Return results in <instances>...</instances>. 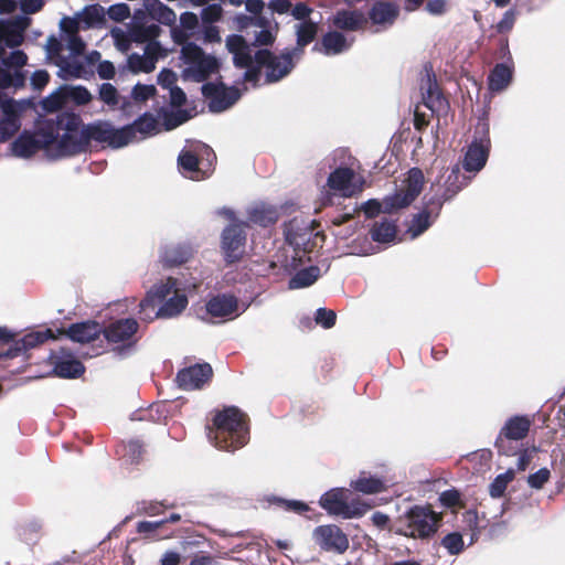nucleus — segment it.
Instances as JSON below:
<instances>
[{"instance_id": "1", "label": "nucleus", "mask_w": 565, "mask_h": 565, "mask_svg": "<svg viewBox=\"0 0 565 565\" xmlns=\"http://www.w3.org/2000/svg\"><path fill=\"white\" fill-rule=\"evenodd\" d=\"M175 19V12L161 1L145 0V9L135 10L130 22L127 24V35L119 28L111 30V36L121 50L128 49L129 40L147 43L142 47V54L132 53L128 57L127 71H153L156 68L157 61L164 57L166 52L159 42L154 41L161 32L154 20L166 25H173Z\"/></svg>"}, {"instance_id": "2", "label": "nucleus", "mask_w": 565, "mask_h": 565, "mask_svg": "<svg viewBox=\"0 0 565 565\" xmlns=\"http://www.w3.org/2000/svg\"><path fill=\"white\" fill-rule=\"evenodd\" d=\"M297 45L294 49H285L275 54L267 49L257 50L253 54L252 47L239 34H231L226 38L227 51L233 55L234 65L246 71H291L302 55V50L311 43L318 33V22L302 21L295 25Z\"/></svg>"}, {"instance_id": "3", "label": "nucleus", "mask_w": 565, "mask_h": 565, "mask_svg": "<svg viewBox=\"0 0 565 565\" xmlns=\"http://www.w3.org/2000/svg\"><path fill=\"white\" fill-rule=\"evenodd\" d=\"M78 24L77 20L65 17L60 21V29L66 39L47 36L44 51L49 65L58 71H115L113 63L102 61L98 51L85 52L86 44L77 34Z\"/></svg>"}, {"instance_id": "4", "label": "nucleus", "mask_w": 565, "mask_h": 565, "mask_svg": "<svg viewBox=\"0 0 565 565\" xmlns=\"http://www.w3.org/2000/svg\"><path fill=\"white\" fill-rule=\"evenodd\" d=\"M62 138L51 157L54 159L71 157L86 151L92 141L107 145L113 149L125 146L122 127L116 128L108 121L97 120L88 125L82 124V118L68 111H61Z\"/></svg>"}, {"instance_id": "5", "label": "nucleus", "mask_w": 565, "mask_h": 565, "mask_svg": "<svg viewBox=\"0 0 565 565\" xmlns=\"http://www.w3.org/2000/svg\"><path fill=\"white\" fill-rule=\"evenodd\" d=\"M245 414L237 407L230 406L218 412L214 419V428H209L207 437L221 450L235 451L249 440V430Z\"/></svg>"}, {"instance_id": "6", "label": "nucleus", "mask_w": 565, "mask_h": 565, "mask_svg": "<svg viewBox=\"0 0 565 565\" xmlns=\"http://www.w3.org/2000/svg\"><path fill=\"white\" fill-rule=\"evenodd\" d=\"M61 113L39 119L32 130H23L10 145L11 153L17 158L29 159L41 149L57 145L62 138ZM56 146H54L55 148Z\"/></svg>"}, {"instance_id": "7", "label": "nucleus", "mask_w": 565, "mask_h": 565, "mask_svg": "<svg viewBox=\"0 0 565 565\" xmlns=\"http://www.w3.org/2000/svg\"><path fill=\"white\" fill-rule=\"evenodd\" d=\"M31 22L26 15L0 20V71H21L28 64V55L18 46L24 41Z\"/></svg>"}, {"instance_id": "8", "label": "nucleus", "mask_w": 565, "mask_h": 565, "mask_svg": "<svg viewBox=\"0 0 565 565\" xmlns=\"http://www.w3.org/2000/svg\"><path fill=\"white\" fill-rule=\"evenodd\" d=\"M460 178V171L459 168L456 167L451 170L449 175L446 180V188L441 195H434L431 199L428 200L426 203L425 210L422 212L415 214L412 218L411 225L408 226L407 232L411 234L412 238H416L419 235H422L425 231H427L433 221H431V214H435V217H437L443 204L446 201L451 200L466 184L463 182H460L458 184Z\"/></svg>"}, {"instance_id": "9", "label": "nucleus", "mask_w": 565, "mask_h": 565, "mask_svg": "<svg viewBox=\"0 0 565 565\" xmlns=\"http://www.w3.org/2000/svg\"><path fill=\"white\" fill-rule=\"evenodd\" d=\"M438 516L429 508L415 505L396 521L394 531L397 534L426 539L436 533Z\"/></svg>"}, {"instance_id": "10", "label": "nucleus", "mask_w": 565, "mask_h": 565, "mask_svg": "<svg viewBox=\"0 0 565 565\" xmlns=\"http://www.w3.org/2000/svg\"><path fill=\"white\" fill-rule=\"evenodd\" d=\"M171 36L177 44L182 45L181 60L186 65L184 71H217L220 68V62L215 56L206 54L196 44L188 42L193 34L180 24L172 26Z\"/></svg>"}, {"instance_id": "11", "label": "nucleus", "mask_w": 565, "mask_h": 565, "mask_svg": "<svg viewBox=\"0 0 565 565\" xmlns=\"http://www.w3.org/2000/svg\"><path fill=\"white\" fill-rule=\"evenodd\" d=\"M349 493L345 488H333L320 497L319 504L330 515L342 519L361 518L371 507L360 500L348 501Z\"/></svg>"}, {"instance_id": "12", "label": "nucleus", "mask_w": 565, "mask_h": 565, "mask_svg": "<svg viewBox=\"0 0 565 565\" xmlns=\"http://www.w3.org/2000/svg\"><path fill=\"white\" fill-rule=\"evenodd\" d=\"M489 124L484 119H479L473 139L465 153L462 167L467 172L477 173L487 163L491 147Z\"/></svg>"}, {"instance_id": "13", "label": "nucleus", "mask_w": 565, "mask_h": 565, "mask_svg": "<svg viewBox=\"0 0 565 565\" xmlns=\"http://www.w3.org/2000/svg\"><path fill=\"white\" fill-rule=\"evenodd\" d=\"M203 158L207 161L209 167L215 160L213 149L203 142L196 141L190 149H182L178 156V166L182 174L193 180L206 178L207 173L199 167L200 160H203Z\"/></svg>"}, {"instance_id": "14", "label": "nucleus", "mask_w": 565, "mask_h": 565, "mask_svg": "<svg viewBox=\"0 0 565 565\" xmlns=\"http://www.w3.org/2000/svg\"><path fill=\"white\" fill-rule=\"evenodd\" d=\"M139 324L134 318L118 319L102 329L105 338L111 343H122L114 349L116 355L120 358L128 356L135 347L134 335L138 331Z\"/></svg>"}, {"instance_id": "15", "label": "nucleus", "mask_w": 565, "mask_h": 565, "mask_svg": "<svg viewBox=\"0 0 565 565\" xmlns=\"http://www.w3.org/2000/svg\"><path fill=\"white\" fill-rule=\"evenodd\" d=\"M32 99H1L0 100V141H7L21 128V115L28 108H33Z\"/></svg>"}, {"instance_id": "16", "label": "nucleus", "mask_w": 565, "mask_h": 565, "mask_svg": "<svg viewBox=\"0 0 565 565\" xmlns=\"http://www.w3.org/2000/svg\"><path fill=\"white\" fill-rule=\"evenodd\" d=\"M201 92L207 100L209 110L214 114L227 110L241 98V90L236 86H226L223 82L204 83Z\"/></svg>"}, {"instance_id": "17", "label": "nucleus", "mask_w": 565, "mask_h": 565, "mask_svg": "<svg viewBox=\"0 0 565 565\" xmlns=\"http://www.w3.org/2000/svg\"><path fill=\"white\" fill-rule=\"evenodd\" d=\"M423 185V171L418 168L411 169L406 180V188L384 198L385 212L392 213L395 210L408 206L419 195Z\"/></svg>"}, {"instance_id": "18", "label": "nucleus", "mask_w": 565, "mask_h": 565, "mask_svg": "<svg viewBox=\"0 0 565 565\" xmlns=\"http://www.w3.org/2000/svg\"><path fill=\"white\" fill-rule=\"evenodd\" d=\"M312 539L321 551L343 554L349 548L347 534L335 524H324L315 527Z\"/></svg>"}, {"instance_id": "19", "label": "nucleus", "mask_w": 565, "mask_h": 565, "mask_svg": "<svg viewBox=\"0 0 565 565\" xmlns=\"http://www.w3.org/2000/svg\"><path fill=\"white\" fill-rule=\"evenodd\" d=\"M249 303H239L232 294H218L211 297L205 303L206 315L211 318L232 320L245 312Z\"/></svg>"}, {"instance_id": "20", "label": "nucleus", "mask_w": 565, "mask_h": 565, "mask_svg": "<svg viewBox=\"0 0 565 565\" xmlns=\"http://www.w3.org/2000/svg\"><path fill=\"white\" fill-rule=\"evenodd\" d=\"M161 131L160 122L151 113L145 111L139 115L131 124L122 127L125 146L140 142Z\"/></svg>"}, {"instance_id": "21", "label": "nucleus", "mask_w": 565, "mask_h": 565, "mask_svg": "<svg viewBox=\"0 0 565 565\" xmlns=\"http://www.w3.org/2000/svg\"><path fill=\"white\" fill-rule=\"evenodd\" d=\"M244 225V223H233L222 232L221 248L226 263L237 262L244 253L246 242Z\"/></svg>"}, {"instance_id": "22", "label": "nucleus", "mask_w": 565, "mask_h": 565, "mask_svg": "<svg viewBox=\"0 0 565 565\" xmlns=\"http://www.w3.org/2000/svg\"><path fill=\"white\" fill-rule=\"evenodd\" d=\"M399 11V6L394 0H375L365 15L367 22L370 21L377 31H384L395 23Z\"/></svg>"}, {"instance_id": "23", "label": "nucleus", "mask_w": 565, "mask_h": 565, "mask_svg": "<svg viewBox=\"0 0 565 565\" xmlns=\"http://www.w3.org/2000/svg\"><path fill=\"white\" fill-rule=\"evenodd\" d=\"M420 92L424 105L433 113H444L448 107V102L444 96L436 73H425L420 82Z\"/></svg>"}, {"instance_id": "24", "label": "nucleus", "mask_w": 565, "mask_h": 565, "mask_svg": "<svg viewBox=\"0 0 565 565\" xmlns=\"http://www.w3.org/2000/svg\"><path fill=\"white\" fill-rule=\"evenodd\" d=\"M212 373L209 363L195 364L180 370L175 381L178 386L184 391L199 390L211 379Z\"/></svg>"}, {"instance_id": "25", "label": "nucleus", "mask_w": 565, "mask_h": 565, "mask_svg": "<svg viewBox=\"0 0 565 565\" xmlns=\"http://www.w3.org/2000/svg\"><path fill=\"white\" fill-rule=\"evenodd\" d=\"M355 173L351 168L340 167L332 171L327 180L328 186L343 196H353L361 189L354 184Z\"/></svg>"}, {"instance_id": "26", "label": "nucleus", "mask_w": 565, "mask_h": 565, "mask_svg": "<svg viewBox=\"0 0 565 565\" xmlns=\"http://www.w3.org/2000/svg\"><path fill=\"white\" fill-rule=\"evenodd\" d=\"M331 21L338 30L349 32L363 30L367 24L365 13L358 9H339L333 13Z\"/></svg>"}, {"instance_id": "27", "label": "nucleus", "mask_w": 565, "mask_h": 565, "mask_svg": "<svg viewBox=\"0 0 565 565\" xmlns=\"http://www.w3.org/2000/svg\"><path fill=\"white\" fill-rule=\"evenodd\" d=\"M354 42V36L344 34L340 31H330L326 33L315 49L322 51L327 55H337L348 51Z\"/></svg>"}, {"instance_id": "28", "label": "nucleus", "mask_w": 565, "mask_h": 565, "mask_svg": "<svg viewBox=\"0 0 565 565\" xmlns=\"http://www.w3.org/2000/svg\"><path fill=\"white\" fill-rule=\"evenodd\" d=\"M390 480L385 477L373 476L370 472L361 471L359 477L350 481V487L363 494H377L386 491Z\"/></svg>"}, {"instance_id": "29", "label": "nucleus", "mask_w": 565, "mask_h": 565, "mask_svg": "<svg viewBox=\"0 0 565 565\" xmlns=\"http://www.w3.org/2000/svg\"><path fill=\"white\" fill-rule=\"evenodd\" d=\"M154 85H143L138 83L132 88L130 97L121 98L120 109L125 115H132L135 113L134 108L138 107L140 103L148 100L154 95Z\"/></svg>"}, {"instance_id": "30", "label": "nucleus", "mask_w": 565, "mask_h": 565, "mask_svg": "<svg viewBox=\"0 0 565 565\" xmlns=\"http://www.w3.org/2000/svg\"><path fill=\"white\" fill-rule=\"evenodd\" d=\"M102 327L95 321L73 323L68 327L67 335L74 342L88 343L98 338Z\"/></svg>"}, {"instance_id": "31", "label": "nucleus", "mask_w": 565, "mask_h": 565, "mask_svg": "<svg viewBox=\"0 0 565 565\" xmlns=\"http://www.w3.org/2000/svg\"><path fill=\"white\" fill-rule=\"evenodd\" d=\"M247 215L250 223L266 227L277 222L279 211L276 206L262 202L250 206Z\"/></svg>"}, {"instance_id": "32", "label": "nucleus", "mask_w": 565, "mask_h": 565, "mask_svg": "<svg viewBox=\"0 0 565 565\" xmlns=\"http://www.w3.org/2000/svg\"><path fill=\"white\" fill-rule=\"evenodd\" d=\"M193 252V246L190 243L171 244L163 248L161 259L168 266H178L188 262Z\"/></svg>"}, {"instance_id": "33", "label": "nucleus", "mask_w": 565, "mask_h": 565, "mask_svg": "<svg viewBox=\"0 0 565 565\" xmlns=\"http://www.w3.org/2000/svg\"><path fill=\"white\" fill-rule=\"evenodd\" d=\"M531 427V419L524 415H515L510 417L501 428V435L519 441L526 437Z\"/></svg>"}, {"instance_id": "34", "label": "nucleus", "mask_w": 565, "mask_h": 565, "mask_svg": "<svg viewBox=\"0 0 565 565\" xmlns=\"http://www.w3.org/2000/svg\"><path fill=\"white\" fill-rule=\"evenodd\" d=\"M84 372V364L72 356L57 358L53 363V373L61 379H77Z\"/></svg>"}, {"instance_id": "35", "label": "nucleus", "mask_w": 565, "mask_h": 565, "mask_svg": "<svg viewBox=\"0 0 565 565\" xmlns=\"http://www.w3.org/2000/svg\"><path fill=\"white\" fill-rule=\"evenodd\" d=\"M172 291H177V279L169 277L166 281H162L158 285H154L147 294V297L140 301L139 307L140 311L146 310L147 308H153V300H163L168 297Z\"/></svg>"}, {"instance_id": "36", "label": "nucleus", "mask_w": 565, "mask_h": 565, "mask_svg": "<svg viewBox=\"0 0 565 565\" xmlns=\"http://www.w3.org/2000/svg\"><path fill=\"white\" fill-rule=\"evenodd\" d=\"M397 226L394 221L383 218L381 222H374L370 230L371 238L376 243L390 244L396 238Z\"/></svg>"}, {"instance_id": "37", "label": "nucleus", "mask_w": 565, "mask_h": 565, "mask_svg": "<svg viewBox=\"0 0 565 565\" xmlns=\"http://www.w3.org/2000/svg\"><path fill=\"white\" fill-rule=\"evenodd\" d=\"M289 73H242L244 89L257 88L264 85L275 84Z\"/></svg>"}, {"instance_id": "38", "label": "nucleus", "mask_w": 565, "mask_h": 565, "mask_svg": "<svg viewBox=\"0 0 565 565\" xmlns=\"http://www.w3.org/2000/svg\"><path fill=\"white\" fill-rule=\"evenodd\" d=\"M186 296L184 294L175 292L157 310L156 317L166 319L177 317L186 308Z\"/></svg>"}, {"instance_id": "39", "label": "nucleus", "mask_w": 565, "mask_h": 565, "mask_svg": "<svg viewBox=\"0 0 565 565\" xmlns=\"http://www.w3.org/2000/svg\"><path fill=\"white\" fill-rule=\"evenodd\" d=\"M321 271L318 266H309L297 271L288 282L289 289H300L311 286L320 277Z\"/></svg>"}, {"instance_id": "40", "label": "nucleus", "mask_w": 565, "mask_h": 565, "mask_svg": "<svg viewBox=\"0 0 565 565\" xmlns=\"http://www.w3.org/2000/svg\"><path fill=\"white\" fill-rule=\"evenodd\" d=\"M286 241L296 247L306 245L311 237V231L307 227H300L296 221H292L286 230Z\"/></svg>"}, {"instance_id": "41", "label": "nucleus", "mask_w": 565, "mask_h": 565, "mask_svg": "<svg viewBox=\"0 0 565 565\" xmlns=\"http://www.w3.org/2000/svg\"><path fill=\"white\" fill-rule=\"evenodd\" d=\"M77 17L87 28H92L103 23L105 19V10L99 4H90L86 6Z\"/></svg>"}, {"instance_id": "42", "label": "nucleus", "mask_w": 565, "mask_h": 565, "mask_svg": "<svg viewBox=\"0 0 565 565\" xmlns=\"http://www.w3.org/2000/svg\"><path fill=\"white\" fill-rule=\"evenodd\" d=\"M192 117V114L185 109L177 108L173 110H163L162 119L166 130H171L184 124Z\"/></svg>"}, {"instance_id": "43", "label": "nucleus", "mask_w": 565, "mask_h": 565, "mask_svg": "<svg viewBox=\"0 0 565 565\" xmlns=\"http://www.w3.org/2000/svg\"><path fill=\"white\" fill-rule=\"evenodd\" d=\"M52 337L53 334L50 329H46L44 331H32L26 333L19 340V345L26 352L28 350L34 349L38 345L44 343Z\"/></svg>"}, {"instance_id": "44", "label": "nucleus", "mask_w": 565, "mask_h": 565, "mask_svg": "<svg viewBox=\"0 0 565 565\" xmlns=\"http://www.w3.org/2000/svg\"><path fill=\"white\" fill-rule=\"evenodd\" d=\"M514 478V471L512 469L500 473L489 486V492L492 498H500L503 495L509 482Z\"/></svg>"}, {"instance_id": "45", "label": "nucleus", "mask_w": 565, "mask_h": 565, "mask_svg": "<svg viewBox=\"0 0 565 565\" xmlns=\"http://www.w3.org/2000/svg\"><path fill=\"white\" fill-rule=\"evenodd\" d=\"M267 502L278 504L282 507L286 511L295 512L298 514H302L309 511V505L299 500H287L280 497L271 495L267 498Z\"/></svg>"}, {"instance_id": "46", "label": "nucleus", "mask_w": 565, "mask_h": 565, "mask_svg": "<svg viewBox=\"0 0 565 565\" xmlns=\"http://www.w3.org/2000/svg\"><path fill=\"white\" fill-rule=\"evenodd\" d=\"M488 87L491 93H500L512 82L513 73H488Z\"/></svg>"}, {"instance_id": "47", "label": "nucleus", "mask_w": 565, "mask_h": 565, "mask_svg": "<svg viewBox=\"0 0 565 565\" xmlns=\"http://www.w3.org/2000/svg\"><path fill=\"white\" fill-rule=\"evenodd\" d=\"M167 525V521H141L137 524V532L149 539L167 537L168 534L159 535L157 532Z\"/></svg>"}, {"instance_id": "48", "label": "nucleus", "mask_w": 565, "mask_h": 565, "mask_svg": "<svg viewBox=\"0 0 565 565\" xmlns=\"http://www.w3.org/2000/svg\"><path fill=\"white\" fill-rule=\"evenodd\" d=\"M441 545L450 555H457L463 550L462 535L458 532L449 533L441 540Z\"/></svg>"}, {"instance_id": "49", "label": "nucleus", "mask_w": 565, "mask_h": 565, "mask_svg": "<svg viewBox=\"0 0 565 565\" xmlns=\"http://www.w3.org/2000/svg\"><path fill=\"white\" fill-rule=\"evenodd\" d=\"M277 30H278V24L276 23L274 29H263L259 32H257L255 34L254 44L253 45L248 44L253 50V54L256 52L253 47L254 45H259V46L273 45L276 40Z\"/></svg>"}, {"instance_id": "50", "label": "nucleus", "mask_w": 565, "mask_h": 565, "mask_svg": "<svg viewBox=\"0 0 565 565\" xmlns=\"http://www.w3.org/2000/svg\"><path fill=\"white\" fill-rule=\"evenodd\" d=\"M99 98L108 106H116L121 104L118 97L117 89L109 83H104L99 87Z\"/></svg>"}, {"instance_id": "51", "label": "nucleus", "mask_w": 565, "mask_h": 565, "mask_svg": "<svg viewBox=\"0 0 565 565\" xmlns=\"http://www.w3.org/2000/svg\"><path fill=\"white\" fill-rule=\"evenodd\" d=\"M337 315L333 310L318 308L315 313V321L324 329H330L335 324Z\"/></svg>"}, {"instance_id": "52", "label": "nucleus", "mask_w": 565, "mask_h": 565, "mask_svg": "<svg viewBox=\"0 0 565 565\" xmlns=\"http://www.w3.org/2000/svg\"><path fill=\"white\" fill-rule=\"evenodd\" d=\"M516 441L499 434L494 446L500 455L504 456H513L518 452V446L515 444Z\"/></svg>"}, {"instance_id": "53", "label": "nucleus", "mask_w": 565, "mask_h": 565, "mask_svg": "<svg viewBox=\"0 0 565 565\" xmlns=\"http://www.w3.org/2000/svg\"><path fill=\"white\" fill-rule=\"evenodd\" d=\"M108 18L115 22H122L131 14L130 7L127 3H116L108 8Z\"/></svg>"}, {"instance_id": "54", "label": "nucleus", "mask_w": 565, "mask_h": 565, "mask_svg": "<svg viewBox=\"0 0 565 565\" xmlns=\"http://www.w3.org/2000/svg\"><path fill=\"white\" fill-rule=\"evenodd\" d=\"M164 508L163 503L159 501H142L138 503L136 513L153 516L160 514Z\"/></svg>"}, {"instance_id": "55", "label": "nucleus", "mask_w": 565, "mask_h": 565, "mask_svg": "<svg viewBox=\"0 0 565 565\" xmlns=\"http://www.w3.org/2000/svg\"><path fill=\"white\" fill-rule=\"evenodd\" d=\"M64 98L60 89L53 92L41 100V106L45 111L53 113L62 107Z\"/></svg>"}, {"instance_id": "56", "label": "nucleus", "mask_w": 565, "mask_h": 565, "mask_svg": "<svg viewBox=\"0 0 565 565\" xmlns=\"http://www.w3.org/2000/svg\"><path fill=\"white\" fill-rule=\"evenodd\" d=\"M223 9L220 4H209L202 9L201 18L204 23L212 24L222 18Z\"/></svg>"}, {"instance_id": "57", "label": "nucleus", "mask_w": 565, "mask_h": 565, "mask_svg": "<svg viewBox=\"0 0 565 565\" xmlns=\"http://www.w3.org/2000/svg\"><path fill=\"white\" fill-rule=\"evenodd\" d=\"M550 470L547 468H541L534 473L527 477V483L533 489H541L545 482L550 479Z\"/></svg>"}, {"instance_id": "58", "label": "nucleus", "mask_w": 565, "mask_h": 565, "mask_svg": "<svg viewBox=\"0 0 565 565\" xmlns=\"http://www.w3.org/2000/svg\"><path fill=\"white\" fill-rule=\"evenodd\" d=\"M125 456L131 463H136L142 456V445L139 440H130L125 447Z\"/></svg>"}, {"instance_id": "59", "label": "nucleus", "mask_w": 565, "mask_h": 565, "mask_svg": "<svg viewBox=\"0 0 565 565\" xmlns=\"http://www.w3.org/2000/svg\"><path fill=\"white\" fill-rule=\"evenodd\" d=\"M362 210L367 218L377 216L381 212L386 213L384 210V201L380 202L375 199L367 200L363 203Z\"/></svg>"}, {"instance_id": "60", "label": "nucleus", "mask_w": 565, "mask_h": 565, "mask_svg": "<svg viewBox=\"0 0 565 565\" xmlns=\"http://www.w3.org/2000/svg\"><path fill=\"white\" fill-rule=\"evenodd\" d=\"M44 0H19V6L22 11L21 15L29 17L30 14L38 13L44 7Z\"/></svg>"}, {"instance_id": "61", "label": "nucleus", "mask_w": 565, "mask_h": 565, "mask_svg": "<svg viewBox=\"0 0 565 565\" xmlns=\"http://www.w3.org/2000/svg\"><path fill=\"white\" fill-rule=\"evenodd\" d=\"M180 25L194 35L196 29L199 28L198 15L193 12L181 13Z\"/></svg>"}, {"instance_id": "62", "label": "nucleus", "mask_w": 565, "mask_h": 565, "mask_svg": "<svg viewBox=\"0 0 565 565\" xmlns=\"http://www.w3.org/2000/svg\"><path fill=\"white\" fill-rule=\"evenodd\" d=\"M170 105L175 108H180L186 100L185 93L178 86L170 87L169 90Z\"/></svg>"}, {"instance_id": "63", "label": "nucleus", "mask_w": 565, "mask_h": 565, "mask_svg": "<svg viewBox=\"0 0 565 565\" xmlns=\"http://www.w3.org/2000/svg\"><path fill=\"white\" fill-rule=\"evenodd\" d=\"M312 12V9L310 7H308L306 3L303 2H299L297 3L292 10H291V14L292 17L296 19V20H299L300 22L302 21H311L309 19L310 14Z\"/></svg>"}, {"instance_id": "64", "label": "nucleus", "mask_w": 565, "mask_h": 565, "mask_svg": "<svg viewBox=\"0 0 565 565\" xmlns=\"http://www.w3.org/2000/svg\"><path fill=\"white\" fill-rule=\"evenodd\" d=\"M459 492L455 489H449L441 492L439 500L444 507L451 508L459 502Z\"/></svg>"}]
</instances>
